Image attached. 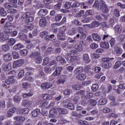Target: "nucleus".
<instances>
[{
  "label": "nucleus",
  "instance_id": "obj_1",
  "mask_svg": "<svg viewBox=\"0 0 125 125\" xmlns=\"http://www.w3.org/2000/svg\"><path fill=\"white\" fill-rule=\"evenodd\" d=\"M10 28H11L10 22H6L4 27V31L2 33H0V42H2L9 38V36L12 33V29Z\"/></svg>",
  "mask_w": 125,
  "mask_h": 125
},
{
  "label": "nucleus",
  "instance_id": "obj_2",
  "mask_svg": "<svg viewBox=\"0 0 125 125\" xmlns=\"http://www.w3.org/2000/svg\"><path fill=\"white\" fill-rule=\"evenodd\" d=\"M30 57L34 59L35 63L37 64H41L42 62V58L41 55V53L39 51H36L34 53H32L30 55Z\"/></svg>",
  "mask_w": 125,
  "mask_h": 125
},
{
  "label": "nucleus",
  "instance_id": "obj_3",
  "mask_svg": "<svg viewBox=\"0 0 125 125\" xmlns=\"http://www.w3.org/2000/svg\"><path fill=\"white\" fill-rule=\"evenodd\" d=\"M65 31H66V26H62L60 28V32L57 35V39L59 41H65L66 39L65 38Z\"/></svg>",
  "mask_w": 125,
  "mask_h": 125
},
{
  "label": "nucleus",
  "instance_id": "obj_4",
  "mask_svg": "<svg viewBox=\"0 0 125 125\" xmlns=\"http://www.w3.org/2000/svg\"><path fill=\"white\" fill-rule=\"evenodd\" d=\"M68 79V78L67 77V76L64 75H59L58 80L56 81L57 84H60V83H62V84H64V83L67 81Z\"/></svg>",
  "mask_w": 125,
  "mask_h": 125
},
{
  "label": "nucleus",
  "instance_id": "obj_5",
  "mask_svg": "<svg viewBox=\"0 0 125 125\" xmlns=\"http://www.w3.org/2000/svg\"><path fill=\"white\" fill-rule=\"evenodd\" d=\"M25 63V61L23 59H20L15 61L13 63V68H18L21 67Z\"/></svg>",
  "mask_w": 125,
  "mask_h": 125
},
{
  "label": "nucleus",
  "instance_id": "obj_6",
  "mask_svg": "<svg viewBox=\"0 0 125 125\" xmlns=\"http://www.w3.org/2000/svg\"><path fill=\"white\" fill-rule=\"evenodd\" d=\"M84 72L88 76H93V72L91 71L90 65H85L84 68Z\"/></svg>",
  "mask_w": 125,
  "mask_h": 125
},
{
  "label": "nucleus",
  "instance_id": "obj_7",
  "mask_svg": "<svg viewBox=\"0 0 125 125\" xmlns=\"http://www.w3.org/2000/svg\"><path fill=\"white\" fill-rule=\"evenodd\" d=\"M41 87L42 89L45 90L52 87V84L51 83H48L47 82L43 83L41 84Z\"/></svg>",
  "mask_w": 125,
  "mask_h": 125
},
{
  "label": "nucleus",
  "instance_id": "obj_8",
  "mask_svg": "<svg viewBox=\"0 0 125 125\" xmlns=\"http://www.w3.org/2000/svg\"><path fill=\"white\" fill-rule=\"evenodd\" d=\"M62 70H63V67L62 66H59L57 67L55 71L53 73V75L54 76V77H57V76H59V75H60V74L61 73V71H62Z\"/></svg>",
  "mask_w": 125,
  "mask_h": 125
},
{
  "label": "nucleus",
  "instance_id": "obj_9",
  "mask_svg": "<svg viewBox=\"0 0 125 125\" xmlns=\"http://www.w3.org/2000/svg\"><path fill=\"white\" fill-rule=\"evenodd\" d=\"M33 101L29 100H24L22 101V105L23 107H30L32 105Z\"/></svg>",
  "mask_w": 125,
  "mask_h": 125
},
{
  "label": "nucleus",
  "instance_id": "obj_10",
  "mask_svg": "<svg viewBox=\"0 0 125 125\" xmlns=\"http://www.w3.org/2000/svg\"><path fill=\"white\" fill-rule=\"evenodd\" d=\"M65 57L68 62H73L77 59V57L74 55H71V54H67Z\"/></svg>",
  "mask_w": 125,
  "mask_h": 125
},
{
  "label": "nucleus",
  "instance_id": "obj_11",
  "mask_svg": "<svg viewBox=\"0 0 125 125\" xmlns=\"http://www.w3.org/2000/svg\"><path fill=\"white\" fill-rule=\"evenodd\" d=\"M114 52L116 55H121L123 53V49L118 46H115L114 49Z\"/></svg>",
  "mask_w": 125,
  "mask_h": 125
},
{
  "label": "nucleus",
  "instance_id": "obj_12",
  "mask_svg": "<svg viewBox=\"0 0 125 125\" xmlns=\"http://www.w3.org/2000/svg\"><path fill=\"white\" fill-rule=\"evenodd\" d=\"M34 3L33 7H35V8L39 9L43 7V5H42V4L36 0H34Z\"/></svg>",
  "mask_w": 125,
  "mask_h": 125
},
{
  "label": "nucleus",
  "instance_id": "obj_13",
  "mask_svg": "<svg viewBox=\"0 0 125 125\" xmlns=\"http://www.w3.org/2000/svg\"><path fill=\"white\" fill-rule=\"evenodd\" d=\"M83 61L86 63H90V59L88 54L85 53L83 55Z\"/></svg>",
  "mask_w": 125,
  "mask_h": 125
},
{
  "label": "nucleus",
  "instance_id": "obj_14",
  "mask_svg": "<svg viewBox=\"0 0 125 125\" xmlns=\"http://www.w3.org/2000/svg\"><path fill=\"white\" fill-rule=\"evenodd\" d=\"M14 119L19 123H23V122H25L26 118L23 116H17L14 117Z\"/></svg>",
  "mask_w": 125,
  "mask_h": 125
},
{
  "label": "nucleus",
  "instance_id": "obj_15",
  "mask_svg": "<svg viewBox=\"0 0 125 125\" xmlns=\"http://www.w3.org/2000/svg\"><path fill=\"white\" fill-rule=\"evenodd\" d=\"M100 46L102 48H105V49H108V48H110V45H109V42H101Z\"/></svg>",
  "mask_w": 125,
  "mask_h": 125
},
{
  "label": "nucleus",
  "instance_id": "obj_16",
  "mask_svg": "<svg viewBox=\"0 0 125 125\" xmlns=\"http://www.w3.org/2000/svg\"><path fill=\"white\" fill-rule=\"evenodd\" d=\"M45 25H46V19L45 18L41 19L39 21V26L43 27Z\"/></svg>",
  "mask_w": 125,
  "mask_h": 125
},
{
  "label": "nucleus",
  "instance_id": "obj_17",
  "mask_svg": "<svg viewBox=\"0 0 125 125\" xmlns=\"http://www.w3.org/2000/svg\"><path fill=\"white\" fill-rule=\"evenodd\" d=\"M92 39L95 42H99L101 40V37H100L97 33H93L92 34Z\"/></svg>",
  "mask_w": 125,
  "mask_h": 125
},
{
  "label": "nucleus",
  "instance_id": "obj_18",
  "mask_svg": "<svg viewBox=\"0 0 125 125\" xmlns=\"http://www.w3.org/2000/svg\"><path fill=\"white\" fill-rule=\"evenodd\" d=\"M78 32H79V30L77 28H73L71 30L68 31V34L70 36H73L76 35V34H78Z\"/></svg>",
  "mask_w": 125,
  "mask_h": 125
},
{
  "label": "nucleus",
  "instance_id": "obj_19",
  "mask_svg": "<svg viewBox=\"0 0 125 125\" xmlns=\"http://www.w3.org/2000/svg\"><path fill=\"white\" fill-rule=\"evenodd\" d=\"M48 13V11H47V10L42 9L38 12V15H40V16H45Z\"/></svg>",
  "mask_w": 125,
  "mask_h": 125
},
{
  "label": "nucleus",
  "instance_id": "obj_20",
  "mask_svg": "<svg viewBox=\"0 0 125 125\" xmlns=\"http://www.w3.org/2000/svg\"><path fill=\"white\" fill-rule=\"evenodd\" d=\"M77 79L80 81H84L86 79V75L83 73L79 74L76 76Z\"/></svg>",
  "mask_w": 125,
  "mask_h": 125
},
{
  "label": "nucleus",
  "instance_id": "obj_21",
  "mask_svg": "<svg viewBox=\"0 0 125 125\" xmlns=\"http://www.w3.org/2000/svg\"><path fill=\"white\" fill-rule=\"evenodd\" d=\"M57 61H59L62 65H64V64H66L67 62L65 60V59L62 58V57L59 56L56 58Z\"/></svg>",
  "mask_w": 125,
  "mask_h": 125
},
{
  "label": "nucleus",
  "instance_id": "obj_22",
  "mask_svg": "<svg viewBox=\"0 0 125 125\" xmlns=\"http://www.w3.org/2000/svg\"><path fill=\"white\" fill-rule=\"evenodd\" d=\"M40 113H41V109L39 108L36 109L32 111V116H33L34 118H36V117H38L39 116Z\"/></svg>",
  "mask_w": 125,
  "mask_h": 125
},
{
  "label": "nucleus",
  "instance_id": "obj_23",
  "mask_svg": "<svg viewBox=\"0 0 125 125\" xmlns=\"http://www.w3.org/2000/svg\"><path fill=\"white\" fill-rule=\"evenodd\" d=\"M16 41L13 38H10L8 39L7 44L9 46H12L14 44H15Z\"/></svg>",
  "mask_w": 125,
  "mask_h": 125
},
{
  "label": "nucleus",
  "instance_id": "obj_24",
  "mask_svg": "<svg viewBox=\"0 0 125 125\" xmlns=\"http://www.w3.org/2000/svg\"><path fill=\"white\" fill-rule=\"evenodd\" d=\"M115 33L117 34H121L122 33V26L121 25H116L114 27Z\"/></svg>",
  "mask_w": 125,
  "mask_h": 125
},
{
  "label": "nucleus",
  "instance_id": "obj_25",
  "mask_svg": "<svg viewBox=\"0 0 125 125\" xmlns=\"http://www.w3.org/2000/svg\"><path fill=\"white\" fill-rule=\"evenodd\" d=\"M12 59V57L11 56V54L8 53L6 54L4 56V60L6 62L10 61Z\"/></svg>",
  "mask_w": 125,
  "mask_h": 125
},
{
  "label": "nucleus",
  "instance_id": "obj_26",
  "mask_svg": "<svg viewBox=\"0 0 125 125\" xmlns=\"http://www.w3.org/2000/svg\"><path fill=\"white\" fill-rule=\"evenodd\" d=\"M76 94L78 95H81L82 98H83V99H85V92H84V90H81L79 91L78 92L76 93Z\"/></svg>",
  "mask_w": 125,
  "mask_h": 125
},
{
  "label": "nucleus",
  "instance_id": "obj_27",
  "mask_svg": "<svg viewBox=\"0 0 125 125\" xmlns=\"http://www.w3.org/2000/svg\"><path fill=\"white\" fill-rule=\"evenodd\" d=\"M83 67H79L74 70L75 75H78L80 73H83Z\"/></svg>",
  "mask_w": 125,
  "mask_h": 125
},
{
  "label": "nucleus",
  "instance_id": "obj_28",
  "mask_svg": "<svg viewBox=\"0 0 125 125\" xmlns=\"http://www.w3.org/2000/svg\"><path fill=\"white\" fill-rule=\"evenodd\" d=\"M21 48H24V45L20 43L16 44L13 47L14 50H18V49H21Z\"/></svg>",
  "mask_w": 125,
  "mask_h": 125
},
{
  "label": "nucleus",
  "instance_id": "obj_29",
  "mask_svg": "<svg viewBox=\"0 0 125 125\" xmlns=\"http://www.w3.org/2000/svg\"><path fill=\"white\" fill-rule=\"evenodd\" d=\"M15 83V79L12 77H10L5 81V83H6V84H9V83Z\"/></svg>",
  "mask_w": 125,
  "mask_h": 125
},
{
  "label": "nucleus",
  "instance_id": "obj_30",
  "mask_svg": "<svg viewBox=\"0 0 125 125\" xmlns=\"http://www.w3.org/2000/svg\"><path fill=\"white\" fill-rule=\"evenodd\" d=\"M75 48L77 51H79V52L81 51H83V46L82 44H76L75 46Z\"/></svg>",
  "mask_w": 125,
  "mask_h": 125
},
{
  "label": "nucleus",
  "instance_id": "obj_31",
  "mask_svg": "<svg viewBox=\"0 0 125 125\" xmlns=\"http://www.w3.org/2000/svg\"><path fill=\"white\" fill-rule=\"evenodd\" d=\"M2 67L3 68L4 71H9V70H11L12 66H11V63H9L7 64V65H3Z\"/></svg>",
  "mask_w": 125,
  "mask_h": 125
},
{
  "label": "nucleus",
  "instance_id": "obj_32",
  "mask_svg": "<svg viewBox=\"0 0 125 125\" xmlns=\"http://www.w3.org/2000/svg\"><path fill=\"white\" fill-rule=\"evenodd\" d=\"M29 108H25L20 109L19 110V113L21 115H25V114H28V113H29Z\"/></svg>",
  "mask_w": 125,
  "mask_h": 125
},
{
  "label": "nucleus",
  "instance_id": "obj_33",
  "mask_svg": "<svg viewBox=\"0 0 125 125\" xmlns=\"http://www.w3.org/2000/svg\"><path fill=\"white\" fill-rule=\"evenodd\" d=\"M101 67L103 68H105V69H109L111 65H110V63L109 62H103L101 64Z\"/></svg>",
  "mask_w": 125,
  "mask_h": 125
},
{
  "label": "nucleus",
  "instance_id": "obj_34",
  "mask_svg": "<svg viewBox=\"0 0 125 125\" xmlns=\"http://www.w3.org/2000/svg\"><path fill=\"white\" fill-rule=\"evenodd\" d=\"M98 103L99 105H106L107 104V100L104 98L99 100Z\"/></svg>",
  "mask_w": 125,
  "mask_h": 125
},
{
  "label": "nucleus",
  "instance_id": "obj_35",
  "mask_svg": "<svg viewBox=\"0 0 125 125\" xmlns=\"http://www.w3.org/2000/svg\"><path fill=\"white\" fill-rule=\"evenodd\" d=\"M105 17H106V16L104 15H97L95 16V19L98 21H102V20L105 19Z\"/></svg>",
  "mask_w": 125,
  "mask_h": 125
},
{
  "label": "nucleus",
  "instance_id": "obj_36",
  "mask_svg": "<svg viewBox=\"0 0 125 125\" xmlns=\"http://www.w3.org/2000/svg\"><path fill=\"white\" fill-rule=\"evenodd\" d=\"M90 25V29L95 28V27H99V23L97 21L92 22Z\"/></svg>",
  "mask_w": 125,
  "mask_h": 125
},
{
  "label": "nucleus",
  "instance_id": "obj_37",
  "mask_svg": "<svg viewBox=\"0 0 125 125\" xmlns=\"http://www.w3.org/2000/svg\"><path fill=\"white\" fill-rule=\"evenodd\" d=\"M57 109L59 111V114H67L68 113V110L66 109L61 108H58Z\"/></svg>",
  "mask_w": 125,
  "mask_h": 125
},
{
  "label": "nucleus",
  "instance_id": "obj_38",
  "mask_svg": "<svg viewBox=\"0 0 125 125\" xmlns=\"http://www.w3.org/2000/svg\"><path fill=\"white\" fill-rule=\"evenodd\" d=\"M33 21H34V17H30L29 15L26 19H25L24 22L26 23V24H28V23H30V22H33Z\"/></svg>",
  "mask_w": 125,
  "mask_h": 125
},
{
  "label": "nucleus",
  "instance_id": "obj_39",
  "mask_svg": "<svg viewBox=\"0 0 125 125\" xmlns=\"http://www.w3.org/2000/svg\"><path fill=\"white\" fill-rule=\"evenodd\" d=\"M61 46L62 48H66V47H68V48H72L74 46V44L68 46V43L65 42L62 44Z\"/></svg>",
  "mask_w": 125,
  "mask_h": 125
},
{
  "label": "nucleus",
  "instance_id": "obj_40",
  "mask_svg": "<svg viewBox=\"0 0 125 125\" xmlns=\"http://www.w3.org/2000/svg\"><path fill=\"white\" fill-rule=\"evenodd\" d=\"M34 95V93L32 92H30L28 93H23L22 96L24 98H28V97H31Z\"/></svg>",
  "mask_w": 125,
  "mask_h": 125
},
{
  "label": "nucleus",
  "instance_id": "obj_41",
  "mask_svg": "<svg viewBox=\"0 0 125 125\" xmlns=\"http://www.w3.org/2000/svg\"><path fill=\"white\" fill-rule=\"evenodd\" d=\"M17 10L15 9L10 8L8 9L7 10V13H9V14H14V13H17Z\"/></svg>",
  "mask_w": 125,
  "mask_h": 125
},
{
  "label": "nucleus",
  "instance_id": "obj_42",
  "mask_svg": "<svg viewBox=\"0 0 125 125\" xmlns=\"http://www.w3.org/2000/svg\"><path fill=\"white\" fill-rule=\"evenodd\" d=\"M0 14L1 16H6V12L4 11V8L0 6Z\"/></svg>",
  "mask_w": 125,
  "mask_h": 125
},
{
  "label": "nucleus",
  "instance_id": "obj_43",
  "mask_svg": "<svg viewBox=\"0 0 125 125\" xmlns=\"http://www.w3.org/2000/svg\"><path fill=\"white\" fill-rule=\"evenodd\" d=\"M12 54L14 59H19V54L16 51H12Z\"/></svg>",
  "mask_w": 125,
  "mask_h": 125
},
{
  "label": "nucleus",
  "instance_id": "obj_44",
  "mask_svg": "<svg viewBox=\"0 0 125 125\" xmlns=\"http://www.w3.org/2000/svg\"><path fill=\"white\" fill-rule=\"evenodd\" d=\"M72 88L75 90H80L81 89V85L78 84H75L72 85Z\"/></svg>",
  "mask_w": 125,
  "mask_h": 125
},
{
  "label": "nucleus",
  "instance_id": "obj_45",
  "mask_svg": "<svg viewBox=\"0 0 125 125\" xmlns=\"http://www.w3.org/2000/svg\"><path fill=\"white\" fill-rule=\"evenodd\" d=\"M114 59H115L114 58H103L102 59V62H109L110 60H114Z\"/></svg>",
  "mask_w": 125,
  "mask_h": 125
},
{
  "label": "nucleus",
  "instance_id": "obj_46",
  "mask_svg": "<svg viewBox=\"0 0 125 125\" xmlns=\"http://www.w3.org/2000/svg\"><path fill=\"white\" fill-rule=\"evenodd\" d=\"M122 65V62L120 61L115 62L114 66H113V69H118L121 67Z\"/></svg>",
  "mask_w": 125,
  "mask_h": 125
},
{
  "label": "nucleus",
  "instance_id": "obj_47",
  "mask_svg": "<svg viewBox=\"0 0 125 125\" xmlns=\"http://www.w3.org/2000/svg\"><path fill=\"white\" fill-rule=\"evenodd\" d=\"M13 99L16 103H20V102L21 101V99L18 96H15L13 98Z\"/></svg>",
  "mask_w": 125,
  "mask_h": 125
},
{
  "label": "nucleus",
  "instance_id": "obj_48",
  "mask_svg": "<svg viewBox=\"0 0 125 125\" xmlns=\"http://www.w3.org/2000/svg\"><path fill=\"white\" fill-rule=\"evenodd\" d=\"M83 14H84V11L81 10L76 15V17H77V18H80V17H82V16L83 15Z\"/></svg>",
  "mask_w": 125,
  "mask_h": 125
},
{
  "label": "nucleus",
  "instance_id": "obj_49",
  "mask_svg": "<svg viewBox=\"0 0 125 125\" xmlns=\"http://www.w3.org/2000/svg\"><path fill=\"white\" fill-rule=\"evenodd\" d=\"M47 34H48V33H47V31H46L42 32L40 33V37L41 38H46V37L48 36V35H47Z\"/></svg>",
  "mask_w": 125,
  "mask_h": 125
},
{
  "label": "nucleus",
  "instance_id": "obj_50",
  "mask_svg": "<svg viewBox=\"0 0 125 125\" xmlns=\"http://www.w3.org/2000/svg\"><path fill=\"white\" fill-rule=\"evenodd\" d=\"M61 19H62V15L61 14L57 15L55 17V20L56 22H59Z\"/></svg>",
  "mask_w": 125,
  "mask_h": 125
},
{
  "label": "nucleus",
  "instance_id": "obj_51",
  "mask_svg": "<svg viewBox=\"0 0 125 125\" xmlns=\"http://www.w3.org/2000/svg\"><path fill=\"white\" fill-rule=\"evenodd\" d=\"M27 53H28V50H27V49H23L20 52V54L21 56H25L27 55Z\"/></svg>",
  "mask_w": 125,
  "mask_h": 125
},
{
  "label": "nucleus",
  "instance_id": "obj_52",
  "mask_svg": "<svg viewBox=\"0 0 125 125\" xmlns=\"http://www.w3.org/2000/svg\"><path fill=\"white\" fill-rule=\"evenodd\" d=\"M115 39L113 38H112L111 40H109V42L110 44L111 47H113L115 46Z\"/></svg>",
  "mask_w": 125,
  "mask_h": 125
},
{
  "label": "nucleus",
  "instance_id": "obj_53",
  "mask_svg": "<svg viewBox=\"0 0 125 125\" xmlns=\"http://www.w3.org/2000/svg\"><path fill=\"white\" fill-rule=\"evenodd\" d=\"M4 7L6 9H9L10 8H12V5L10 3H6L4 5Z\"/></svg>",
  "mask_w": 125,
  "mask_h": 125
},
{
  "label": "nucleus",
  "instance_id": "obj_54",
  "mask_svg": "<svg viewBox=\"0 0 125 125\" xmlns=\"http://www.w3.org/2000/svg\"><path fill=\"white\" fill-rule=\"evenodd\" d=\"M67 107L68 109H69V110H75V106L72 103H68Z\"/></svg>",
  "mask_w": 125,
  "mask_h": 125
},
{
  "label": "nucleus",
  "instance_id": "obj_55",
  "mask_svg": "<svg viewBox=\"0 0 125 125\" xmlns=\"http://www.w3.org/2000/svg\"><path fill=\"white\" fill-rule=\"evenodd\" d=\"M52 69L49 67H46L44 69V71L46 74H50L51 73Z\"/></svg>",
  "mask_w": 125,
  "mask_h": 125
},
{
  "label": "nucleus",
  "instance_id": "obj_56",
  "mask_svg": "<svg viewBox=\"0 0 125 125\" xmlns=\"http://www.w3.org/2000/svg\"><path fill=\"white\" fill-rule=\"evenodd\" d=\"M71 5H72V2H68L64 5V7L66 9H69L71 7Z\"/></svg>",
  "mask_w": 125,
  "mask_h": 125
},
{
  "label": "nucleus",
  "instance_id": "obj_57",
  "mask_svg": "<svg viewBox=\"0 0 125 125\" xmlns=\"http://www.w3.org/2000/svg\"><path fill=\"white\" fill-rule=\"evenodd\" d=\"M90 46L92 49H96L98 47V44H96V43H92Z\"/></svg>",
  "mask_w": 125,
  "mask_h": 125
},
{
  "label": "nucleus",
  "instance_id": "obj_58",
  "mask_svg": "<svg viewBox=\"0 0 125 125\" xmlns=\"http://www.w3.org/2000/svg\"><path fill=\"white\" fill-rule=\"evenodd\" d=\"M25 74V72L24 71V70H21L19 71V73L18 74V76L19 77V78H20L21 79V78H23V77L24 76V75Z\"/></svg>",
  "mask_w": 125,
  "mask_h": 125
},
{
  "label": "nucleus",
  "instance_id": "obj_59",
  "mask_svg": "<svg viewBox=\"0 0 125 125\" xmlns=\"http://www.w3.org/2000/svg\"><path fill=\"white\" fill-rule=\"evenodd\" d=\"M114 15L116 17H120V11H119V9H115L114 10L113 12Z\"/></svg>",
  "mask_w": 125,
  "mask_h": 125
},
{
  "label": "nucleus",
  "instance_id": "obj_60",
  "mask_svg": "<svg viewBox=\"0 0 125 125\" xmlns=\"http://www.w3.org/2000/svg\"><path fill=\"white\" fill-rule=\"evenodd\" d=\"M89 21H90V17H89L83 19L82 20V22L83 23H88Z\"/></svg>",
  "mask_w": 125,
  "mask_h": 125
},
{
  "label": "nucleus",
  "instance_id": "obj_61",
  "mask_svg": "<svg viewBox=\"0 0 125 125\" xmlns=\"http://www.w3.org/2000/svg\"><path fill=\"white\" fill-rule=\"evenodd\" d=\"M119 40L121 41V42H124L125 40V34H121L118 37Z\"/></svg>",
  "mask_w": 125,
  "mask_h": 125
},
{
  "label": "nucleus",
  "instance_id": "obj_62",
  "mask_svg": "<svg viewBox=\"0 0 125 125\" xmlns=\"http://www.w3.org/2000/svg\"><path fill=\"white\" fill-rule=\"evenodd\" d=\"M79 100H80V97L79 96H75L73 99L75 104H78L79 103Z\"/></svg>",
  "mask_w": 125,
  "mask_h": 125
},
{
  "label": "nucleus",
  "instance_id": "obj_63",
  "mask_svg": "<svg viewBox=\"0 0 125 125\" xmlns=\"http://www.w3.org/2000/svg\"><path fill=\"white\" fill-rule=\"evenodd\" d=\"M79 124H80L81 125H89L88 122L85 121L83 120H79Z\"/></svg>",
  "mask_w": 125,
  "mask_h": 125
},
{
  "label": "nucleus",
  "instance_id": "obj_64",
  "mask_svg": "<svg viewBox=\"0 0 125 125\" xmlns=\"http://www.w3.org/2000/svg\"><path fill=\"white\" fill-rule=\"evenodd\" d=\"M91 89L93 90V91H96V90L98 89V85H97V84H93Z\"/></svg>",
  "mask_w": 125,
  "mask_h": 125
}]
</instances>
